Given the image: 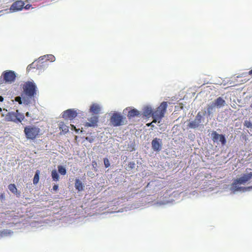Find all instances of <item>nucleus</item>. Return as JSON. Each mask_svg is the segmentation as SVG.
I'll return each instance as SVG.
<instances>
[{
  "label": "nucleus",
  "mask_w": 252,
  "mask_h": 252,
  "mask_svg": "<svg viewBox=\"0 0 252 252\" xmlns=\"http://www.w3.org/2000/svg\"><path fill=\"white\" fill-rule=\"evenodd\" d=\"M23 99L29 103L31 100H34L36 94L37 89L33 82L27 81L23 86Z\"/></svg>",
  "instance_id": "f257e3e1"
},
{
  "label": "nucleus",
  "mask_w": 252,
  "mask_h": 252,
  "mask_svg": "<svg viewBox=\"0 0 252 252\" xmlns=\"http://www.w3.org/2000/svg\"><path fill=\"white\" fill-rule=\"evenodd\" d=\"M252 178V172H250L248 174H243L242 177L236 179L233 181L232 184V190L235 192L237 191H246L249 189H251V187H249L248 188H243L241 187H239L240 185H245L248 181H250V180Z\"/></svg>",
  "instance_id": "f03ea898"
},
{
  "label": "nucleus",
  "mask_w": 252,
  "mask_h": 252,
  "mask_svg": "<svg viewBox=\"0 0 252 252\" xmlns=\"http://www.w3.org/2000/svg\"><path fill=\"white\" fill-rule=\"evenodd\" d=\"M252 178V172H250L248 174H243L242 177L236 179L233 181L232 184V190L235 192L237 191H246L249 189H251V187H249L248 188H243L241 187H239L240 185H245L248 181H250V180Z\"/></svg>",
  "instance_id": "7ed1b4c3"
},
{
  "label": "nucleus",
  "mask_w": 252,
  "mask_h": 252,
  "mask_svg": "<svg viewBox=\"0 0 252 252\" xmlns=\"http://www.w3.org/2000/svg\"><path fill=\"white\" fill-rule=\"evenodd\" d=\"M24 133L27 139L33 140L41 135V129L34 125H28L24 128Z\"/></svg>",
  "instance_id": "20e7f679"
},
{
  "label": "nucleus",
  "mask_w": 252,
  "mask_h": 252,
  "mask_svg": "<svg viewBox=\"0 0 252 252\" xmlns=\"http://www.w3.org/2000/svg\"><path fill=\"white\" fill-rule=\"evenodd\" d=\"M167 102H163L160 104L159 107L157 108L156 110L153 112L152 115L151 116L154 118L153 122L156 123L158 121H160L162 118L163 117L164 114L165 113L166 109L167 108Z\"/></svg>",
  "instance_id": "39448f33"
},
{
  "label": "nucleus",
  "mask_w": 252,
  "mask_h": 252,
  "mask_svg": "<svg viewBox=\"0 0 252 252\" xmlns=\"http://www.w3.org/2000/svg\"><path fill=\"white\" fill-rule=\"evenodd\" d=\"M6 121L14 123L21 122L24 119L23 114L19 112L18 110L15 112H8L5 116Z\"/></svg>",
  "instance_id": "423d86ee"
},
{
  "label": "nucleus",
  "mask_w": 252,
  "mask_h": 252,
  "mask_svg": "<svg viewBox=\"0 0 252 252\" xmlns=\"http://www.w3.org/2000/svg\"><path fill=\"white\" fill-rule=\"evenodd\" d=\"M110 123L115 127L123 126L126 124L125 118L120 113L115 112L110 118Z\"/></svg>",
  "instance_id": "0eeeda50"
},
{
  "label": "nucleus",
  "mask_w": 252,
  "mask_h": 252,
  "mask_svg": "<svg viewBox=\"0 0 252 252\" xmlns=\"http://www.w3.org/2000/svg\"><path fill=\"white\" fill-rule=\"evenodd\" d=\"M1 77L3 78L4 82L6 83H12L14 82L16 75L14 71L7 70L2 73Z\"/></svg>",
  "instance_id": "6e6552de"
},
{
  "label": "nucleus",
  "mask_w": 252,
  "mask_h": 252,
  "mask_svg": "<svg viewBox=\"0 0 252 252\" xmlns=\"http://www.w3.org/2000/svg\"><path fill=\"white\" fill-rule=\"evenodd\" d=\"M212 140L214 143L220 142L222 145H225L226 139L222 134H219L216 131H213L211 133Z\"/></svg>",
  "instance_id": "1a4fd4ad"
},
{
  "label": "nucleus",
  "mask_w": 252,
  "mask_h": 252,
  "mask_svg": "<svg viewBox=\"0 0 252 252\" xmlns=\"http://www.w3.org/2000/svg\"><path fill=\"white\" fill-rule=\"evenodd\" d=\"M77 112L73 109H67L62 113V118L66 119L71 120L77 116Z\"/></svg>",
  "instance_id": "9d476101"
},
{
  "label": "nucleus",
  "mask_w": 252,
  "mask_h": 252,
  "mask_svg": "<svg viewBox=\"0 0 252 252\" xmlns=\"http://www.w3.org/2000/svg\"><path fill=\"white\" fill-rule=\"evenodd\" d=\"M201 122V115L200 112H198L193 121L189 123L188 127L190 128H195L199 126Z\"/></svg>",
  "instance_id": "9b49d317"
},
{
  "label": "nucleus",
  "mask_w": 252,
  "mask_h": 252,
  "mask_svg": "<svg viewBox=\"0 0 252 252\" xmlns=\"http://www.w3.org/2000/svg\"><path fill=\"white\" fill-rule=\"evenodd\" d=\"M151 145L154 151L159 152L161 149V140L155 138L151 142Z\"/></svg>",
  "instance_id": "f8f14e48"
},
{
  "label": "nucleus",
  "mask_w": 252,
  "mask_h": 252,
  "mask_svg": "<svg viewBox=\"0 0 252 252\" xmlns=\"http://www.w3.org/2000/svg\"><path fill=\"white\" fill-rule=\"evenodd\" d=\"M24 2L21 0H18L13 2L11 5L10 10L12 11H17L22 10L23 8Z\"/></svg>",
  "instance_id": "ddd939ff"
},
{
  "label": "nucleus",
  "mask_w": 252,
  "mask_h": 252,
  "mask_svg": "<svg viewBox=\"0 0 252 252\" xmlns=\"http://www.w3.org/2000/svg\"><path fill=\"white\" fill-rule=\"evenodd\" d=\"M89 122H86L85 126L87 127H94L96 126L98 122V117L94 116L89 119Z\"/></svg>",
  "instance_id": "4468645a"
},
{
  "label": "nucleus",
  "mask_w": 252,
  "mask_h": 252,
  "mask_svg": "<svg viewBox=\"0 0 252 252\" xmlns=\"http://www.w3.org/2000/svg\"><path fill=\"white\" fill-rule=\"evenodd\" d=\"M225 102L224 99L221 97H218L216 99H215V102L212 103V104L216 105L217 107L220 108L224 105Z\"/></svg>",
  "instance_id": "2eb2a0df"
},
{
  "label": "nucleus",
  "mask_w": 252,
  "mask_h": 252,
  "mask_svg": "<svg viewBox=\"0 0 252 252\" xmlns=\"http://www.w3.org/2000/svg\"><path fill=\"white\" fill-rule=\"evenodd\" d=\"M139 115V111L137 109L133 108L130 110V111L128 112L127 117L128 119H130L134 118V117L138 116Z\"/></svg>",
  "instance_id": "dca6fc26"
},
{
  "label": "nucleus",
  "mask_w": 252,
  "mask_h": 252,
  "mask_svg": "<svg viewBox=\"0 0 252 252\" xmlns=\"http://www.w3.org/2000/svg\"><path fill=\"white\" fill-rule=\"evenodd\" d=\"M100 110L99 106L95 103L93 104L90 107V112L94 114H99Z\"/></svg>",
  "instance_id": "f3484780"
},
{
  "label": "nucleus",
  "mask_w": 252,
  "mask_h": 252,
  "mask_svg": "<svg viewBox=\"0 0 252 252\" xmlns=\"http://www.w3.org/2000/svg\"><path fill=\"white\" fill-rule=\"evenodd\" d=\"M75 188H76L78 191H82L84 189L83 184L78 179L75 180Z\"/></svg>",
  "instance_id": "a211bd4d"
},
{
  "label": "nucleus",
  "mask_w": 252,
  "mask_h": 252,
  "mask_svg": "<svg viewBox=\"0 0 252 252\" xmlns=\"http://www.w3.org/2000/svg\"><path fill=\"white\" fill-rule=\"evenodd\" d=\"M59 129L62 130L64 133H67L68 131V127L65 125L63 122H61L59 123Z\"/></svg>",
  "instance_id": "6ab92c4d"
},
{
  "label": "nucleus",
  "mask_w": 252,
  "mask_h": 252,
  "mask_svg": "<svg viewBox=\"0 0 252 252\" xmlns=\"http://www.w3.org/2000/svg\"><path fill=\"white\" fill-rule=\"evenodd\" d=\"M153 110H152L151 107L147 106L144 108L143 110V115L146 117H150L153 114Z\"/></svg>",
  "instance_id": "aec40b11"
},
{
  "label": "nucleus",
  "mask_w": 252,
  "mask_h": 252,
  "mask_svg": "<svg viewBox=\"0 0 252 252\" xmlns=\"http://www.w3.org/2000/svg\"><path fill=\"white\" fill-rule=\"evenodd\" d=\"M51 177L52 179H53V181L55 182H57L59 180V176L57 173V170H53L51 172Z\"/></svg>",
  "instance_id": "412c9836"
},
{
  "label": "nucleus",
  "mask_w": 252,
  "mask_h": 252,
  "mask_svg": "<svg viewBox=\"0 0 252 252\" xmlns=\"http://www.w3.org/2000/svg\"><path fill=\"white\" fill-rule=\"evenodd\" d=\"M39 173H40L39 170L36 171L35 175H34L33 180H32V183H33L34 185H36L38 183V182H39Z\"/></svg>",
  "instance_id": "4be33fe9"
},
{
  "label": "nucleus",
  "mask_w": 252,
  "mask_h": 252,
  "mask_svg": "<svg viewBox=\"0 0 252 252\" xmlns=\"http://www.w3.org/2000/svg\"><path fill=\"white\" fill-rule=\"evenodd\" d=\"M8 189H9V191H11V192L14 194H16L18 192V189H17L15 184H9L8 186Z\"/></svg>",
  "instance_id": "5701e85b"
},
{
  "label": "nucleus",
  "mask_w": 252,
  "mask_h": 252,
  "mask_svg": "<svg viewBox=\"0 0 252 252\" xmlns=\"http://www.w3.org/2000/svg\"><path fill=\"white\" fill-rule=\"evenodd\" d=\"M58 171L59 173L62 175H65L66 174V169L62 165L58 166Z\"/></svg>",
  "instance_id": "b1692460"
},
{
  "label": "nucleus",
  "mask_w": 252,
  "mask_h": 252,
  "mask_svg": "<svg viewBox=\"0 0 252 252\" xmlns=\"http://www.w3.org/2000/svg\"><path fill=\"white\" fill-rule=\"evenodd\" d=\"M215 107H217V105H214L212 103L208 105L207 107L208 114H210L212 112V111L213 110V109L215 108Z\"/></svg>",
  "instance_id": "393cba45"
},
{
  "label": "nucleus",
  "mask_w": 252,
  "mask_h": 252,
  "mask_svg": "<svg viewBox=\"0 0 252 252\" xmlns=\"http://www.w3.org/2000/svg\"><path fill=\"white\" fill-rule=\"evenodd\" d=\"M103 163H104L105 167L108 168L110 167V161H109V159L106 158H103Z\"/></svg>",
  "instance_id": "a878e982"
},
{
  "label": "nucleus",
  "mask_w": 252,
  "mask_h": 252,
  "mask_svg": "<svg viewBox=\"0 0 252 252\" xmlns=\"http://www.w3.org/2000/svg\"><path fill=\"white\" fill-rule=\"evenodd\" d=\"M244 125L247 128H252V124L251 122L248 121H245L244 123Z\"/></svg>",
  "instance_id": "bb28decb"
},
{
  "label": "nucleus",
  "mask_w": 252,
  "mask_h": 252,
  "mask_svg": "<svg viewBox=\"0 0 252 252\" xmlns=\"http://www.w3.org/2000/svg\"><path fill=\"white\" fill-rule=\"evenodd\" d=\"M135 166V163L133 162H130L128 163V167L130 169H132Z\"/></svg>",
  "instance_id": "cd10ccee"
},
{
  "label": "nucleus",
  "mask_w": 252,
  "mask_h": 252,
  "mask_svg": "<svg viewBox=\"0 0 252 252\" xmlns=\"http://www.w3.org/2000/svg\"><path fill=\"white\" fill-rule=\"evenodd\" d=\"M15 101L19 103V104H22L21 97L20 96L15 97Z\"/></svg>",
  "instance_id": "c85d7f7f"
},
{
  "label": "nucleus",
  "mask_w": 252,
  "mask_h": 252,
  "mask_svg": "<svg viewBox=\"0 0 252 252\" xmlns=\"http://www.w3.org/2000/svg\"><path fill=\"white\" fill-rule=\"evenodd\" d=\"M71 129H73L75 131H76V132H78V129H77L75 126H74V125H71Z\"/></svg>",
  "instance_id": "c756f323"
},
{
  "label": "nucleus",
  "mask_w": 252,
  "mask_h": 252,
  "mask_svg": "<svg viewBox=\"0 0 252 252\" xmlns=\"http://www.w3.org/2000/svg\"><path fill=\"white\" fill-rule=\"evenodd\" d=\"M59 188V186L57 185H55L53 187V189L55 191L57 190Z\"/></svg>",
  "instance_id": "7c9ffc66"
},
{
  "label": "nucleus",
  "mask_w": 252,
  "mask_h": 252,
  "mask_svg": "<svg viewBox=\"0 0 252 252\" xmlns=\"http://www.w3.org/2000/svg\"><path fill=\"white\" fill-rule=\"evenodd\" d=\"M31 6V4H27L25 6V9H29Z\"/></svg>",
  "instance_id": "2f4dec72"
},
{
  "label": "nucleus",
  "mask_w": 252,
  "mask_h": 252,
  "mask_svg": "<svg viewBox=\"0 0 252 252\" xmlns=\"http://www.w3.org/2000/svg\"><path fill=\"white\" fill-rule=\"evenodd\" d=\"M86 140L89 141L90 142H92L93 140L92 139H91V138H89L88 137H86Z\"/></svg>",
  "instance_id": "473e14b6"
},
{
  "label": "nucleus",
  "mask_w": 252,
  "mask_h": 252,
  "mask_svg": "<svg viewBox=\"0 0 252 252\" xmlns=\"http://www.w3.org/2000/svg\"><path fill=\"white\" fill-rule=\"evenodd\" d=\"M4 195L3 193H2L0 195V198L3 199V198H4Z\"/></svg>",
  "instance_id": "72a5a7b5"
},
{
  "label": "nucleus",
  "mask_w": 252,
  "mask_h": 252,
  "mask_svg": "<svg viewBox=\"0 0 252 252\" xmlns=\"http://www.w3.org/2000/svg\"><path fill=\"white\" fill-rule=\"evenodd\" d=\"M25 115H26V117H31V114L29 112H27Z\"/></svg>",
  "instance_id": "f704fd0d"
},
{
  "label": "nucleus",
  "mask_w": 252,
  "mask_h": 252,
  "mask_svg": "<svg viewBox=\"0 0 252 252\" xmlns=\"http://www.w3.org/2000/svg\"><path fill=\"white\" fill-rule=\"evenodd\" d=\"M32 65V64L29 65L28 67H27V69L30 70V68H31Z\"/></svg>",
  "instance_id": "c9c22d12"
},
{
  "label": "nucleus",
  "mask_w": 252,
  "mask_h": 252,
  "mask_svg": "<svg viewBox=\"0 0 252 252\" xmlns=\"http://www.w3.org/2000/svg\"><path fill=\"white\" fill-rule=\"evenodd\" d=\"M3 100V98L0 95V101H2Z\"/></svg>",
  "instance_id": "e433bc0d"
},
{
  "label": "nucleus",
  "mask_w": 252,
  "mask_h": 252,
  "mask_svg": "<svg viewBox=\"0 0 252 252\" xmlns=\"http://www.w3.org/2000/svg\"><path fill=\"white\" fill-rule=\"evenodd\" d=\"M248 73L250 75H252V69L251 70H250V71H249Z\"/></svg>",
  "instance_id": "4c0bfd02"
},
{
  "label": "nucleus",
  "mask_w": 252,
  "mask_h": 252,
  "mask_svg": "<svg viewBox=\"0 0 252 252\" xmlns=\"http://www.w3.org/2000/svg\"><path fill=\"white\" fill-rule=\"evenodd\" d=\"M154 123V122H152V123H151L148 124H147V126H151L152 124V123Z\"/></svg>",
  "instance_id": "58836bf2"
},
{
  "label": "nucleus",
  "mask_w": 252,
  "mask_h": 252,
  "mask_svg": "<svg viewBox=\"0 0 252 252\" xmlns=\"http://www.w3.org/2000/svg\"><path fill=\"white\" fill-rule=\"evenodd\" d=\"M250 107L252 109V104H251V105H250Z\"/></svg>",
  "instance_id": "ea45409f"
},
{
  "label": "nucleus",
  "mask_w": 252,
  "mask_h": 252,
  "mask_svg": "<svg viewBox=\"0 0 252 252\" xmlns=\"http://www.w3.org/2000/svg\"><path fill=\"white\" fill-rule=\"evenodd\" d=\"M32 0H27V1H32Z\"/></svg>",
  "instance_id": "a19ab883"
}]
</instances>
